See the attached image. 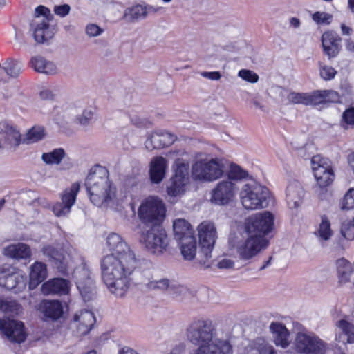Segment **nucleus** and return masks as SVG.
<instances>
[{
  "label": "nucleus",
  "mask_w": 354,
  "mask_h": 354,
  "mask_svg": "<svg viewBox=\"0 0 354 354\" xmlns=\"http://www.w3.org/2000/svg\"><path fill=\"white\" fill-rule=\"evenodd\" d=\"M294 344L296 351L304 354H325L328 348L324 340L306 330L297 333Z\"/></svg>",
  "instance_id": "1a4fd4ad"
},
{
  "label": "nucleus",
  "mask_w": 354,
  "mask_h": 354,
  "mask_svg": "<svg viewBox=\"0 0 354 354\" xmlns=\"http://www.w3.org/2000/svg\"><path fill=\"white\" fill-rule=\"evenodd\" d=\"M35 16L36 18L44 17V19L41 21L47 22L53 18V15H51L50 10L44 6H39L35 8Z\"/></svg>",
  "instance_id": "5fc2aeb1"
},
{
  "label": "nucleus",
  "mask_w": 354,
  "mask_h": 354,
  "mask_svg": "<svg viewBox=\"0 0 354 354\" xmlns=\"http://www.w3.org/2000/svg\"><path fill=\"white\" fill-rule=\"evenodd\" d=\"M316 105L326 103H337L339 102V95L335 91H315Z\"/></svg>",
  "instance_id": "a19ab883"
},
{
  "label": "nucleus",
  "mask_w": 354,
  "mask_h": 354,
  "mask_svg": "<svg viewBox=\"0 0 354 354\" xmlns=\"http://www.w3.org/2000/svg\"><path fill=\"white\" fill-rule=\"evenodd\" d=\"M93 111L91 109H86L83 111L81 115L77 116V122L84 126H87L93 118Z\"/></svg>",
  "instance_id": "603ef678"
},
{
  "label": "nucleus",
  "mask_w": 354,
  "mask_h": 354,
  "mask_svg": "<svg viewBox=\"0 0 354 354\" xmlns=\"http://www.w3.org/2000/svg\"><path fill=\"white\" fill-rule=\"evenodd\" d=\"M167 161L162 156L153 158L150 162V178L153 183H160L165 178Z\"/></svg>",
  "instance_id": "5701e85b"
},
{
  "label": "nucleus",
  "mask_w": 354,
  "mask_h": 354,
  "mask_svg": "<svg viewBox=\"0 0 354 354\" xmlns=\"http://www.w3.org/2000/svg\"><path fill=\"white\" fill-rule=\"evenodd\" d=\"M234 265V261L227 258L222 259L217 263L218 268L221 269L232 268H233Z\"/></svg>",
  "instance_id": "0e129e2a"
},
{
  "label": "nucleus",
  "mask_w": 354,
  "mask_h": 354,
  "mask_svg": "<svg viewBox=\"0 0 354 354\" xmlns=\"http://www.w3.org/2000/svg\"><path fill=\"white\" fill-rule=\"evenodd\" d=\"M22 64L18 60L8 58L3 63L1 68L10 77L16 78L22 72Z\"/></svg>",
  "instance_id": "ea45409f"
},
{
  "label": "nucleus",
  "mask_w": 354,
  "mask_h": 354,
  "mask_svg": "<svg viewBox=\"0 0 354 354\" xmlns=\"http://www.w3.org/2000/svg\"><path fill=\"white\" fill-rule=\"evenodd\" d=\"M30 66L37 73L47 75H53L57 73L56 65L51 61L41 56L32 57L30 61Z\"/></svg>",
  "instance_id": "cd10ccee"
},
{
  "label": "nucleus",
  "mask_w": 354,
  "mask_h": 354,
  "mask_svg": "<svg viewBox=\"0 0 354 354\" xmlns=\"http://www.w3.org/2000/svg\"><path fill=\"white\" fill-rule=\"evenodd\" d=\"M90 271L84 263L76 267L73 273L77 289L84 301L91 300L95 295V286Z\"/></svg>",
  "instance_id": "f8f14e48"
},
{
  "label": "nucleus",
  "mask_w": 354,
  "mask_h": 354,
  "mask_svg": "<svg viewBox=\"0 0 354 354\" xmlns=\"http://www.w3.org/2000/svg\"><path fill=\"white\" fill-rule=\"evenodd\" d=\"M175 179L189 182V164L182 159L175 161L174 175Z\"/></svg>",
  "instance_id": "c03bdc74"
},
{
  "label": "nucleus",
  "mask_w": 354,
  "mask_h": 354,
  "mask_svg": "<svg viewBox=\"0 0 354 354\" xmlns=\"http://www.w3.org/2000/svg\"><path fill=\"white\" fill-rule=\"evenodd\" d=\"M146 17L144 6L136 4L125 9L123 18L128 22H135Z\"/></svg>",
  "instance_id": "58836bf2"
},
{
  "label": "nucleus",
  "mask_w": 354,
  "mask_h": 354,
  "mask_svg": "<svg viewBox=\"0 0 354 354\" xmlns=\"http://www.w3.org/2000/svg\"><path fill=\"white\" fill-rule=\"evenodd\" d=\"M41 253L48 259L54 268L62 274H67L71 268V257L63 250H58L50 244L44 245Z\"/></svg>",
  "instance_id": "ddd939ff"
},
{
  "label": "nucleus",
  "mask_w": 354,
  "mask_h": 354,
  "mask_svg": "<svg viewBox=\"0 0 354 354\" xmlns=\"http://www.w3.org/2000/svg\"><path fill=\"white\" fill-rule=\"evenodd\" d=\"M336 73V71L329 66H323L319 68L320 76L325 80H330L333 79Z\"/></svg>",
  "instance_id": "6e6d98bb"
},
{
  "label": "nucleus",
  "mask_w": 354,
  "mask_h": 354,
  "mask_svg": "<svg viewBox=\"0 0 354 354\" xmlns=\"http://www.w3.org/2000/svg\"><path fill=\"white\" fill-rule=\"evenodd\" d=\"M64 156V150L62 148H57L52 151L44 153L41 156V160L47 165H59Z\"/></svg>",
  "instance_id": "79ce46f5"
},
{
  "label": "nucleus",
  "mask_w": 354,
  "mask_h": 354,
  "mask_svg": "<svg viewBox=\"0 0 354 354\" xmlns=\"http://www.w3.org/2000/svg\"><path fill=\"white\" fill-rule=\"evenodd\" d=\"M80 187L78 183H74L63 192L61 195L62 201L57 202L53 207V212L56 216H65L70 213L71 209L76 201Z\"/></svg>",
  "instance_id": "2eb2a0df"
},
{
  "label": "nucleus",
  "mask_w": 354,
  "mask_h": 354,
  "mask_svg": "<svg viewBox=\"0 0 354 354\" xmlns=\"http://www.w3.org/2000/svg\"><path fill=\"white\" fill-rule=\"evenodd\" d=\"M216 334V328L209 319H194L186 329L187 340L197 346L190 354H233L230 341L219 339Z\"/></svg>",
  "instance_id": "f03ea898"
},
{
  "label": "nucleus",
  "mask_w": 354,
  "mask_h": 354,
  "mask_svg": "<svg viewBox=\"0 0 354 354\" xmlns=\"http://www.w3.org/2000/svg\"><path fill=\"white\" fill-rule=\"evenodd\" d=\"M236 185L230 180H223L217 184L212 192V201L217 205H226L234 198Z\"/></svg>",
  "instance_id": "f3484780"
},
{
  "label": "nucleus",
  "mask_w": 354,
  "mask_h": 354,
  "mask_svg": "<svg viewBox=\"0 0 354 354\" xmlns=\"http://www.w3.org/2000/svg\"><path fill=\"white\" fill-rule=\"evenodd\" d=\"M324 53L329 59L335 57L339 52V46H322Z\"/></svg>",
  "instance_id": "680f3d73"
},
{
  "label": "nucleus",
  "mask_w": 354,
  "mask_h": 354,
  "mask_svg": "<svg viewBox=\"0 0 354 354\" xmlns=\"http://www.w3.org/2000/svg\"><path fill=\"white\" fill-rule=\"evenodd\" d=\"M185 346L183 344H178L174 347L171 351L170 354H185Z\"/></svg>",
  "instance_id": "774afa93"
},
{
  "label": "nucleus",
  "mask_w": 354,
  "mask_h": 354,
  "mask_svg": "<svg viewBox=\"0 0 354 354\" xmlns=\"http://www.w3.org/2000/svg\"><path fill=\"white\" fill-rule=\"evenodd\" d=\"M335 265L339 282L340 283H348L353 271L351 262L344 258H340L336 261Z\"/></svg>",
  "instance_id": "473e14b6"
},
{
  "label": "nucleus",
  "mask_w": 354,
  "mask_h": 354,
  "mask_svg": "<svg viewBox=\"0 0 354 354\" xmlns=\"http://www.w3.org/2000/svg\"><path fill=\"white\" fill-rule=\"evenodd\" d=\"M315 234L322 244L330 241L333 237L334 232L331 227V223L326 214L321 216L320 223Z\"/></svg>",
  "instance_id": "7c9ffc66"
},
{
  "label": "nucleus",
  "mask_w": 354,
  "mask_h": 354,
  "mask_svg": "<svg viewBox=\"0 0 354 354\" xmlns=\"http://www.w3.org/2000/svg\"><path fill=\"white\" fill-rule=\"evenodd\" d=\"M181 254L185 260H192L196 256V241L195 237L183 239L179 241Z\"/></svg>",
  "instance_id": "e433bc0d"
},
{
  "label": "nucleus",
  "mask_w": 354,
  "mask_h": 354,
  "mask_svg": "<svg viewBox=\"0 0 354 354\" xmlns=\"http://www.w3.org/2000/svg\"><path fill=\"white\" fill-rule=\"evenodd\" d=\"M71 7L68 4L54 6V12L61 17H66L69 13Z\"/></svg>",
  "instance_id": "052dcab7"
},
{
  "label": "nucleus",
  "mask_w": 354,
  "mask_h": 354,
  "mask_svg": "<svg viewBox=\"0 0 354 354\" xmlns=\"http://www.w3.org/2000/svg\"><path fill=\"white\" fill-rule=\"evenodd\" d=\"M176 136L167 131H153L150 133L145 141V147L149 151L162 149L171 145Z\"/></svg>",
  "instance_id": "6ab92c4d"
},
{
  "label": "nucleus",
  "mask_w": 354,
  "mask_h": 354,
  "mask_svg": "<svg viewBox=\"0 0 354 354\" xmlns=\"http://www.w3.org/2000/svg\"><path fill=\"white\" fill-rule=\"evenodd\" d=\"M175 239L179 241L183 239L194 237V230L190 223L184 218H177L173 222Z\"/></svg>",
  "instance_id": "c85d7f7f"
},
{
  "label": "nucleus",
  "mask_w": 354,
  "mask_h": 354,
  "mask_svg": "<svg viewBox=\"0 0 354 354\" xmlns=\"http://www.w3.org/2000/svg\"><path fill=\"white\" fill-rule=\"evenodd\" d=\"M56 91L55 88H44L40 91L39 96L42 100H53L57 95Z\"/></svg>",
  "instance_id": "13d9d810"
},
{
  "label": "nucleus",
  "mask_w": 354,
  "mask_h": 354,
  "mask_svg": "<svg viewBox=\"0 0 354 354\" xmlns=\"http://www.w3.org/2000/svg\"><path fill=\"white\" fill-rule=\"evenodd\" d=\"M339 232L342 238L346 241L354 240V218H346L340 223Z\"/></svg>",
  "instance_id": "49530a36"
},
{
  "label": "nucleus",
  "mask_w": 354,
  "mask_h": 354,
  "mask_svg": "<svg viewBox=\"0 0 354 354\" xmlns=\"http://www.w3.org/2000/svg\"><path fill=\"white\" fill-rule=\"evenodd\" d=\"M54 35L53 29L50 27L48 22L41 21L37 22L33 30L34 38L38 44H44Z\"/></svg>",
  "instance_id": "2f4dec72"
},
{
  "label": "nucleus",
  "mask_w": 354,
  "mask_h": 354,
  "mask_svg": "<svg viewBox=\"0 0 354 354\" xmlns=\"http://www.w3.org/2000/svg\"><path fill=\"white\" fill-rule=\"evenodd\" d=\"M337 326L346 336V339H342L341 335L336 337V340L339 342L354 343V324L345 320L341 319L337 323Z\"/></svg>",
  "instance_id": "4c0bfd02"
},
{
  "label": "nucleus",
  "mask_w": 354,
  "mask_h": 354,
  "mask_svg": "<svg viewBox=\"0 0 354 354\" xmlns=\"http://www.w3.org/2000/svg\"><path fill=\"white\" fill-rule=\"evenodd\" d=\"M147 286L151 290H169L171 293H182L187 290L186 288L182 286H176L171 285L167 279H161L160 280L150 281L146 283Z\"/></svg>",
  "instance_id": "72a5a7b5"
},
{
  "label": "nucleus",
  "mask_w": 354,
  "mask_h": 354,
  "mask_svg": "<svg viewBox=\"0 0 354 354\" xmlns=\"http://www.w3.org/2000/svg\"><path fill=\"white\" fill-rule=\"evenodd\" d=\"M269 197L268 189L254 181L244 184L240 192L241 203L246 209L266 208L268 205Z\"/></svg>",
  "instance_id": "20e7f679"
},
{
  "label": "nucleus",
  "mask_w": 354,
  "mask_h": 354,
  "mask_svg": "<svg viewBox=\"0 0 354 354\" xmlns=\"http://www.w3.org/2000/svg\"><path fill=\"white\" fill-rule=\"evenodd\" d=\"M3 254L17 260L28 259L30 258L32 252L28 245L24 243H17L5 247Z\"/></svg>",
  "instance_id": "b1692460"
},
{
  "label": "nucleus",
  "mask_w": 354,
  "mask_h": 354,
  "mask_svg": "<svg viewBox=\"0 0 354 354\" xmlns=\"http://www.w3.org/2000/svg\"><path fill=\"white\" fill-rule=\"evenodd\" d=\"M104 32V30L95 24H88L86 27V32L89 37H96Z\"/></svg>",
  "instance_id": "bf43d9fd"
},
{
  "label": "nucleus",
  "mask_w": 354,
  "mask_h": 354,
  "mask_svg": "<svg viewBox=\"0 0 354 354\" xmlns=\"http://www.w3.org/2000/svg\"><path fill=\"white\" fill-rule=\"evenodd\" d=\"M165 214V204L162 200L154 196H150L142 201L138 209V216L141 221L152 225H160Z\"/></svg>",
  "instance_id": "0eeeda50"
},
{
  "label": "nucleus",
  "mask_w": 354,
  "mask_h": 354,
  "mask_svg": "<svg viewBox=\"0 0 354 354\" xmlns=\"http://www.w3.org/2000/svg\"><path fill=\"white\" fill-rule=\"evenodd\" d=\"M140 242L149 253L156 255L163 254L169 246V238L165 230L158 225L143 231Z\"/></svg>",
  "instance_id": "423d86ee"
},
{
  "label": "nucleus",
  "mask_w": 354,
  "mask_h": 354,
  "mask_svg": "<svg viewBox=\"0 0 354 354\" xmlns=\"http://www.w3.org/2000/svg\"><path fill=\"white\" fill-rule=\"evenodd\" d=\"M95 323V317L92 311L81 310L73 317L71 326L76 329L77 335H85L91 330Z\"/></svg>",
  "instance_id": "a211bd4d"
},
{
  "label": "nucleus",
  "mask_w": 354,
  "mask_h": 354,
  "mask_svg": "<svg viewBox=\"0 0 354 354\" xmlns=\"http://www.w3.org/2000/svg\"><path fill=\"white\" fill-rule=\"evenodd\" d=\"M249 235L247 239L240 241L236 245V252L239 258L243 260H248L254 257L268 244V241L265 237Z\"/></svg>",
  "instance_id": "4468645a"
},
{
  "label": "nucleus",
  "mask_w": 354,
  "mask_h": 354,
  "mask_svg": "<svg viewBox=\"0 0 354 354\" xmlns=\"http://www.w3.org/2000/svg\"><path fill=\"white\" fill-rule=\"evenodd\" d=\"M0 285L6 289L21 288L25 286V281L22 276L17 273H9L3 274L0 273Z\"/></svg>",
  "instance_id": "f704fd0d"
},
{
  "label": "nucleus",
  "mask_w": 354,
  "mask_h": 354,
  "mask_svg": "<svg viewBox=\"0 0 354 354\" xmlns=\"http://www.w3.org/2000/svg\"><path fill=\"white\" fill-rule=\"evenodd\" d=\"M39 310L46 317L54 320L60 318L63 313V306L59 301H42L39 306Z\"/></svg>",
  "instance_id": "bb28decb"
},
{
  "label": "nucleus",
  "mask_w": 354,
  "mask_h": 354,
  "mask_svg": "<svg viewBox=\"0 0 354 354\" xmlns=\"http://www.w3.org/2000/svg\"><path fill=\"white\" fill-rule=\"evenodd\" d=\"M341 40L338 34L334 31L325 32L322 37V44H337Z\"/></svg>",
  "instance_id": "3c124183"
},
{
  "label": "nucleus",
  "mask_w": 354,
  "mask_h": 354,
  "mask_svg": "<svg viewBox=\"0 0 354 354\" xmlns=\"http://www.w3.org/2000/svg\"><path fill=\"white\" fill-rule=\"evenodd\" d=\"M273 225L274 216L266 211L250 216L245 223V230L249 234L265 237L272 230Z\"/></svg>",
  "instance_id": "9b49d317"
},
{
  "label": "nucleus",
  "mask_w": 354,
  "mask_h": 354,
  "mask_svg": "<svg viewBox=\"0 0 354 354\" xmlns=\"http://www.w3.org/2000/svg\"><path fill=\"white\" fill-rule=\"evenodd\" d=\"M45 136L44 129L40 126H34L30 129L23 142L26 144H32L41 140Z\"/></svg>",
  "instance_id": "37998d69"
},
{
  "label": "nucleus",
  "mask_w": 354,
  "mask_h": 354,
  "mask_svg": "<svg viewBox=\"0 0 354 354\" xmlns=\"http://www.w3.org/2000/svg\"><path fill=\"white\" fill-rule=\"evenodd\" d=\"M339 125L344 130L354 127V106L347 108L343 112Z\"/></svg>",
  "instance_id": "de8ad7c7"
},
{
  "label": "nucleus",
  "mask_w": 354,
  "mask_h": 354,
  "mask_svg": "<svg viewBox=\"0 0 354 354\" xmlns=\"http://www.w3.org/2000/svg\"><path fill=\"white\" fill-rule=\"evenodd\" d=\"M247 173L239 166L232 164L228 171V178L232 180H241L245 178Z\"/></svg>",
  "instance_id": "8fccbe9b"
},
{
  "label": "nucleus",
  "mask_w": 354,
  "mask_h": 354,
  "mask_svg": "<svg viewBox=\"0 0 354 354\" xmlns=\"http://www.w3.org/2000/svg\"><path fill=\"white\" fill-rule=\"evenodd\" d=\"M46 265L40 261H35L30 268L29 288L35 289L47 277Z\"/></svg>",
  "instance_id": "a878e982"
},
{
  "label": "nucleus",
  "mask_w": 354,
  "mask_h": 354,
  "mask_svg": "<svg viewBox=\"0 0 354 354\" xmlns=\"http://www.w3.org/2000/svg\"><path fill=\"white\" fill-rule=\"evenodd\" d=\"M311 167L317 185L320 187L330 185L335 178L331 161L320 155L313 156Z\"/></svg>",
  "instance_id": "9d476101"
},
{
  "label": "nucleus",
  "mask_w": 354,
  "mask_h": 354,
  "mask_svg": "<svg viewBox=\"0 0 354 354\" xmlns=\"http://www.w3.org/2000/svg\"><path fill=\"white\" fill-rule=\"evenodd\" d=\"M286 351H277L274 345L263 338H257L248 346V354H283Z\"/></svg>",
  "instance_id": "4be33fe9"
},
{
  "label": "nucleus",
  "mask_w": 354,
  "mask_h": 354,
  "mask_svg": "<svg viewBox=\"0 0 354 354\" xmlns=\"http://www.w3.org/2000/svg\"><path fill=\"white\" fill-rule=\"evenodd\" d=\"M1 147L15 148L21 142V134L15 128L8 126L5 131L1 133Z\"/></svg>",
  "instance_id": "c756f323"
},
{
  "label": "nucleus",
  "mask_w": 354,
  "mask_h": 354,
  "mask_svg": "<svg viewBox=\"0 0 354 354\" xmlns=\"http://www.w3.org/2000/svg\"><path fill=\"white\" fill-rule=\"evenodd\" d=\"M287 99L289 102L305 106H316V97L315 92L312 93L291 92Z\"/></svg>",
  "instance_id": "c9c22d12"
},
{
  "label": "nucleus",
  "mask_w": 354,
  "mask_h": 354,
  "mask_svg": "<svg viewBox=\"0 0 354 354\" xmlns=\"http://www.w3.org/2000/svg\"><path fill=\"white\" fill-rule=\"evenodd\" d=\"M201 250L196 257L198 263L208 268L210 266L209 260L216 239V230L214 225L209 221H204L198 227Z\"/></svg>",
  "instance_id": "39448f33"
},
{
  "label": "nucleus",
  "mask_w": 354,
  "mask_h": 354,
  "mask_svg": "<svg viewBox=\"0 0 354 354\" xmlns=\"http://www.w3.org/2000/svg\"><path fill=\"white\" fill-rule=\"evenodd\" d=\"M106 245L111 252L100 261L102 279L109 291L118 297L128 292L133 273L140 265L135 252L116 233L110 234Z\"/></svg>",
  "instance_id": "f257e3e1"
},
{
  "label": "nucleus",
  "mask_w": 354,
  "mask_h": 354,
  "mask_svg": "<svg viewBox=\"0 0 354 354\" xmlns=\"http://www.w3.org/2000/svg\"><path fill=\"white\" fill-rule=\"evenodd\" d=\"M0 329L12 342L20 344L26 338L24 324L20 321L10 319H1Z\"/></svg>",
  "instance_id": "dca6fc26"
},
{
  "label": "nucleus",
  "mask_w": 354,
  "mask_h": 354,
  "mask_svg": "<svg viewBox=\"0 0 354 354\" xmlns=\"http://www.w3.org/2000/svg\"><path fill=\"white\" fill-rule=\"evenodd\" d=\"M201 75L205 78H207L212 80H218L221 77V73L218 71H204L201 73Z\"/></svg>",
  "instance_id": "69168bd1"
},
{
  "label": "nucleus",
  "mask_w": 354,
  "mask_h": 354,
  "mask_svg": "<svg viewBox=\"0 0 354 354\" xmlns=\"http://www.w3.org/2000/svg\"><path fill=\"white\" fill-rule=\"evenodd\" d=\"M8 305L9 306L8 307V311H5L4 313L10 314L12 315L18 314L20 310V306L16 301L12 299L11 301H10V304Z\"/></svg>",
  "instance_id": "e2e57ef3"
},
{
  "label": "nucleus",
  "mask_w": 354,
  "mask_h": 354,
  "mask_svg": "<svg viewBox=\"0 0 354 354\" xmlns=\"http://www.w3.org/2000/svg\"><path fill=\"white\" fill-rule=\"evenodd\" d=\"M85 187L91 202L97 207H112L116 201L117 189L109 179L108 170L95 166L90 170L85 180Z\"/></svg>",
  "instance_id": "7ed1b4c3"
},
{
  "label": "nucleus",
  "mask_w": 354,
  "mask_h": 354,
  "mask_svg": "<svg viewBox=\"0 0 354 354\" xmlns=\"http://www.w3.org/2000/svg\"><path fill=\"white\" fill-rule=\"evenodd\" d=\"M272 339L277 346L286 348L290 344V333L286 326L280 323L272 322L270 326Z\"/></svg>",
  "instance_id": "412c9836"
},
{
  "label": "nucleus",
  "mask_w": 354,
  "mask_h": 354,
  "mask_svg": "<svg viewBox=\"0 0 354 354\" xmlns=\"http://www.w3.org/2000/svg\"><path fill=\"white\" fill-rule=\"evenodd\" d=\"M343 209H354V189H350L344 197L342 205Z\"/></svg>",
  "instance_id": "864d4df0"
},
{
  "label": "nucleus",
  "mask_w": 354,
  "mask_h": 354,
  "mask_svg": "<svg viewBox=\"0 0 354 354\" xmlns=\"http://www.w3.org/2000/svg\"><path fill=\"white\" fill-rule=\"evenodd\" d=\"M41 290L44 295H67L69 292V281L62 278H54L42 284Z\"/></svg>",
  "instance_id": "aec40b11"
},
{
  "label": "nucleus",
  "mask_w": 354,
  "mask_h": 354,
  "mask_svg": "<svg viewBox=\"0 0 354 354\" xmlns=\"http://www.w3.org/2000/svg\"><path fill=\"white\" fill-rule=\"evenodd\" d=\"M192 177L196 180L211 182L223 175V166L218 158L199 159L192 167Z\"/></svg>",
  "instance_id": "6e6552de"
},
{
  "label": "nucleus",
  "mask_w": 354,
  "mask_h": 354,
  "mask_svg": "<svg viewBox=\"0 0 354 354\" xmlns=\"http://www.w3.org/2000/svg\"><path fill=\"white\" fill-rule=\"evenodd\" d=\"M188 183L182 180L175 179L172 177L169 185L167 190L168 195L171 196H178L183 194L185 192V186Z\"/></svg>",
  "instance_id": "a18cd8bd"
},
{
  "label": "nucleus",
  "mask_w": 354,
  "mask_h": 354,
  "mask_svg": "<svg viewBox=\"0 0 354 354\" xmlns=\"http://www.w3.org/2000/svg\"><path fill=\"white\" fill-rule=\"evenodd\" d=\"M239 76L251 83H255L259 80V76L254 72L250 70L242 69L239 71Z\"/></svg>",
  "instance_id": "4d7b16f0"
},
{
  "label": "nucleus",
  "mask_w": 354,
  "mask_h": 354,
  "mask_svg": "<svg viewBox=\"0 0 354 354\" xmlns=\"http://www.w3.org/2000/svg\"><path fill=\"white\" fill-rule=\"evenodd\" d=\"M311 17L317 25H329L333 21V15L326 12L317 11Z\"/></svg>",
  "instance_id": "09e8293b"
},
{
  "label": "nucleus",
  "mask_w": 354,
  "mask_h": 354,
  "mask_svg": "<svg viewBox=\"0 0 354 354\" xmlns=\"http://www.w3.org/2000/svg\"><path fill=\"white\" fill-rule=\"evenodd\" d=\"M32 203L35 205L36 204L41 206L43 208H49L50 207V203L44 198H37L34 200Z\"/></svg>",
  "instance_id": "338daca9"
},
{
  "label": "nucleus",
  "mask_w": 354,
  "mask_h": 354,
  "mask_svg": "<svg viewBox=\"0 0 354 354\" xmlns=\"http://www.w3.org/2000/svg\"><path fill=\"white\" fill-rule=\"evenodd\" d=\"M304 197V190L298 181L290 183L286 189V201L291 209L298 207Z\"/></svg>",
  "instance_id": "393cba45"
}]
</instances>
